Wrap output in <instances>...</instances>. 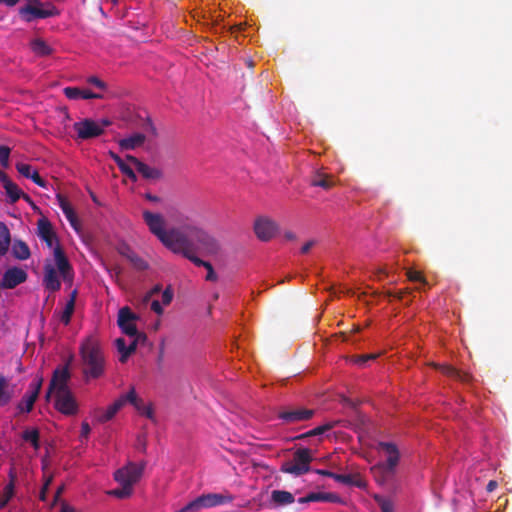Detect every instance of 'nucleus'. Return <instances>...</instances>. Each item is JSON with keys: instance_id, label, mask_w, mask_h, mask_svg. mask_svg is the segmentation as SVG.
<instances>
[{"instance_id": "nucleus-63", "label": "nucleus", "mask_w": 512, "mask_h": 512, "mask_svg": "<svg viewBox=\"0 0 512 512\" xmlns=\"http://www.w3.org/2000/svg\"><path fill=\"white\" fill-rule=\"evenodd\" d=\"M497 486H498L497 481H495V480H490V481L488 482L487 486H486V490H487V492H489V493H490V492H493V491L497 488Z\"/></svg>"}, {"instance_id": "nucleus-49", "label": "nucleus", "mask_w": 512, "mask_h": 512, "mask_svg": "<svg viewBox=\"0 0 512 512\" xmlns=\"http://www.w3.org/2000/svg\"><path fill=\"white\" fill-rule=\"evenodd\" d=\"M139 405H140V411H138V412L140 414L146 416L149 419H153L154 412H153L152 407L150 405H145L142 400L139 403Z\"/></svg>"}, {"instance_id": "nucleus-58", "label": "nucleus", "mask_w": 512, "mask_h": 512, "mask_svg": "<svg viewBox=\"0 0 512 512\" xmlns=\"http://www.w3.org/2000/svg\"><path fill=\"white\" fill-rule=\"evenodd\" d=\"M109 156L114 160V162L117 164L118 168L121 164H123L125 161L115 152L109 151Z\"/></svg>"}, {"instance_id": "nucleus-52", "label": "nucleus", "mask_w": 512, "mask_h": 512, "mask_svg": "<svg viewBox=\"0 0 512 512\" xmlns=\"http://www.w3.org/2000/svg\"><path fill=\"white\" fill-rule=\"evenodd\" d=\"M87 82L91 85H94L95 87L104 90L106 89V84L104 81H102L100 78L96 76H91L87 79Z\"/></svg>"}, {"instance_id": "nucleus-6", "label": "nucleus", "mask_w": 512, "mask_h": 512, "mask_svg": "<svg viewBox=\"0 0 512 512\" xmlns=\"http://www.w3.org/2000/svg\"><path fill=\"white\" fill-rule=\"evenodd\" d=\"M137 320L138 316L133 313L128 306L119 309L117 324L121 331L129 337L146 339V335L144 333H140L136 327L135 322Z\"/></svg>"}, {"instance_id": "nucleus-35", "label": "nucleus", "mask_w": 512, "mask_h": 512, "mask_svg": "<svg viewBox=\"0 0 512 512\" xmlns=\"http://www.w3.org/2000/svg\"><path fill=\"white\" fill-rule=\"evenodd\" d=\"M439 368L443 374H445L449 377H452V378L459 379L461 381H468L470 378L467 373H462V372L458 371L457 369H455L454 367L449 366V365H441V366H439Z\"/></svg>"}, {"instance_id": "nucleus-59", "label": "nucleus", "mask_w": 512, "mask_h": 512, "mask_svg": "<svg viewBox=\"0 0 512 512\" xmlns=\"http://www.w3.org/2000/svg\"><path fill=\"white\" fill-rule=\"evenodd\" d=\"M315 245V241L314 240H310L308 242H306L302 248H301V253L303 254H306L309 252V250Z\"/></svg>"}, {"instance_id": "nucleus-8", "label": "nucleus", "mask_w": 512, "mask_h": 512, "mask_svg": "<svg viewBox=\"0 0 512 512\" xmlns=\"http://www.w3.org/2000/svg\"><path fill=\"white\" fill-rule=\"evenodd\" d=\"M315 410L299 406L283 407L279 410L277 417L285 424H294L311 419Z\"/></svg>"}, {"instance_id": "nucleus-7", "label": "nucleus", "mask_w": 512, "mask_h": 512, "mask_svg": "<svg viewBox=\"0 0 512 512\" xmlns=\"http://www.w3.org/2000/svg\"><path fill=\"white\" fill-rule=\"evenodd\" d=\"M58 14L59 11L52 4H48L47 8H44V4L36 7L22 6L18 10V15L20 19L26 23L33 22L37 19H46L49 17L56 16Z\"/></svg>"}, {"instance_id": "nucleus-18", "label": "nucleus", "mask_w": 512, "mask_h": 512, "mask_svg": "<svg viewBox=\"0 0 512 512\" xmlns=\"http://www.w3.org/2000/svg\"><path fill=\"white\" fill-rule=\"evenodd\" d=\"M3 188L5 189L6 195L9 198V203H16L23 195L22 190L14 183L7 174L2 175L0 178Z\"/></svg>"}, {"instance_id": "nucleus-25", "label": "nucleus", "mask_w": 512, "mask_h": 512, "mask_svg": "<svg viewBox=\"0 0 512 512\" xmlns=\"http://www.w3.org/2000/svg\"><path fill=\"white\" fill-rule=\"evenodd\" d=\"M145 134L134 133L126 138L119 140V146L122 150H134L144 144Z\"/></svg>"}, {"instance_id": "nucleus-22", "label": "nucleus", "mask_w": 512, "mask_h": 512, "mask_svg": "<svg viewBox=\"0 0 512 512\" xmlns=\"http://www.w3.org/2000/svg\"><path fill=\"white\" fill-rule=\"evenodd\" d=\"M127 402L131 403L137 411H140L139 403L141 402V399L137 397L136 391L133 387L127 394L122 395L117 400H115L111 406L114 411L118 412Z\"/></svg>"}, {"instance_id": "nucleus-45", "label": "nucleus", "mask_w": 512, "mask_h": 512, "mask_svg": "<svg viewBox=\"0 0 512 512\" xmlns=\"http://www.w3.org/2000/svg\"><path fill=\"white\" fill-rule=\"evenodd\" d=\"M119 170L133 182L137 181V176H136L134 170L125 162L120 165Z\"/></svg>"}, {"instance_id": "nucleus-43", "label": "nucleus", "mask_w": 512, "mask_h": 512, "mask_svg": "<svg viewBox=\"0 0 512 512\" xmlns=\"http://www.w3.org/2000/svg\"><path fill=\"white\" fill-rule=\"evenodd\" d=\"M375 499L378 502L382 512H394V507L390 500L382 497H376Z\"/></svg>"}, {"instance_id": "nucleus-29", "label": "nucleus", "mask_w": 512, "mask_h": 512, "mask_svg": "<svg viewBox=\"0 0 512 512\" xmlns=\"http://www.w3.org/2000/svg\"><path fill=\"white\" fill-rule=\"evenodd\" d=\"M12 255L18 260H27L31 256V252L23 240L16 239L12 244Z\"/></svg>"}, {"instance_id": "nucleus-14", "label": "nucleus", "mask_w": 512, "mask_h": 512, "mask_svg": "<svg viewBox=\"0 0 512 512\" xmlns=\"http://www.w3.org/2000/svg\"><path fill=\"white\" fill-rule=\"evenodd\" d=\"M27 273L19 267L8 268L3 274L1 281L4 289H13L27 280Z\"/></svg>"}, {"instance_id": "nucleus-26", "label": "nucleus", "mask_w": 512, "mask_h": 512, "mask_svg": "<svg viewBox=\"0 0 512 512\" xmlns=\"http://www.w3.org/2000/svg\"><path fill=\"white\" fill-rule=\"evenodd\" d=\"M310 183L312 186L321 187L324 190H329L335 185L334 178L326 173L316 171L312 176Z\"/></svg>"}, {"instance_id": "nucleus-64", "label": "nucleus", "mask_w": 512, "mask_h": 512, "mask_svg": "<svg viewBox=\"0 0 512 512\" xmlns=\"http://www.w3.org/2000/svg\"><path fill=\"white\" fill-rule=\"evenodd\" d=\"M60 512H76L75 509L70 506L68 503L66 502H63L62 505H61V510Z\"/></svg>"}, {"instance_id": "nucleus-50", "label": "nucleus", "mask_w": 512, "mask_h": 512, "mask_svg": "<svg viewBox=\"0 0 512 512\" xmlns=\"http://www.w3.org/2000/svg\"><path fill=\"white\" fill-rule=\"evenodd\" d=\"M173 299V290L171 289V287H167L163 292H162V303L164 305H169L171 303Z\"/></svg>"}, {"instance_id": "nucleus-5", "label": "nucleus", "mask_w": 512, "mask_h": 512, "mask_svg": "<svg viewBox=\"0 0 512 512\" xmlns=\"http://www.w3.org/2000/svg\"><path fill=\"white\" fill-rule=\"evenodd\" d=\"M313 461L312 451L309 448H298L293 453L291 460L281 464L282 473L291 474L295 477L308 473L311 469L310 464Z\"/></svg>"}, {"instance_id": "nucleus-27", "label": "nucleus", "mask_w": 512, "mask_h": 512, "mask_svg": "<svg viewBox=\"0 0 512 512\" xmlns=\"http://www.w3.org/2000/svg\"><path fill=\"white\" fill-rule=\"evenodd\" d=\"M57 200H58L59 206H60L62 212L64 213V215L66 216L67 220L69 221L71 226L75 230H77L78 229L77 217H76V214H75L73 208L71 207L69 201L64 196H62L60 194L57 195Z\"/></svg>"}, {"instance_id": "nucleus-20", "label": "nucleus", "mask_w": 512, "mask_h": 512, "mask_svg": "<svg viewBox=\"0 0 512 512\" xmlns=\"http://www.w3.org/2000/svg\"><path fill=\"white\" fill-rule=\"evenodd\" d=\"M64 94L68 99H101V94L93 93L88 89H80L78 87H66L64 88Z\"/></svg>"}, {"instance_id": "nucleus-33", "label": "nucleus", "mask_w": 512, "mask_h": 512, "mask_svg": "<svg viewBox=\"0 0 512 512\" xmlns=\"http://www.w3.org/2000/svg\"><path fill=\"white\" fill-rule=\"evenodd\" d=\"M32 51L38 56H46L51 53L50 46L42 39H35L31 42Z\"/></svg>"}, {"instance_id": "nucleus-17", "label": "nucleus", "mask_w": 512, "mask_h": 512, "mask_svg": "<svg viewBox=\"0 0 512 512\" xmlns=\"http://www.w3.org/2000/svg\"><path fill=\"white\" fill-rule=\"evenodd\" d=\"M54 259L59 270V273L61 274L63 279L65 281L68 279L71 280L72 267L60 244H57L54 247Z\"/></svg>"}, {"instance_id": "nucleus-12", "label": "nucleus", "mask_w": 512, "mask_h": 512, "mask_svg": "<svg viewBox=\"0 0 512 512\" xmlns=\"http://www.w3.org/2000/svg\"><path fill=\"white\" fill-rule=\"evenodd\" d=\"M277 231V223L270 218L259 217L254 223V232L261 241H269Z\"/></svg>"}, {"instance_id": "nucleus-19", "label": "nucleus", "mask_w": 512, "mask_h": 512, "mask_svg": "<svg viewBox=\"0 0 512 512\" xmlns=\"http://www.w3.org/2000/svg\"><path fill=\"white\" fill-rule=\"evenodd\" d=\"M43 283L45 288L51 292H56L61 288V282L53 266L45 265Z\"/></svg>"}, {"instance_id": "nucleus-15", "label": "nucleus", "mask_w": 512, "mask_h": 512, "mask_svg": "<svg viewBox=\"0 0 512 512\" xmlns=\"http://www.w3.org/2000/svg\"><path fill=\"white\" fill-rule=\"evenodd\" d=\"M126 160L133 164L137 172L147 180H159L163 177V172L160 169L145 164L133 155H126Z\"/></svg>"}, {"instance_id": "nucleus-3", "label": "nucleus", "mask_w": 512, "mask_h": 512, "mask_svg": "<svg viewBox=\"0 0 512 512\" xmlns=\"http://www.w3.org/2000/svg\"><path fill=\"white\" fill-rule=\"evenodd\" d=\"M146 464L145 461L139 464L128 462L124 467L116 470L114 479L121 485V488L114 489L109 494L120 499L129 497L132 494L133 485L142 477Z\"/></svg>"}, {"instance_id": "nucleus-61", "label": "nucleus", "mask_w": 512, "mask_h": 512, "mask_svg": "<svg viewBox=\"0 0 512 512\" xmlns=\"http://www.w3.org/2000/svg\"><path fill=\"white\" fill-rule=\"evenodd\" d=\"M20 0H0V4H3L9 8L15 7Z\"/></svg>"}, {"instance_id": "nucleus-48", "label": "nucleus", "mask_w": 512, "mask_h": 512, "mask_svg": "<svg viewBox=\"0 0 512 512\" xmlns=\"http://www.w3.org/2000/svg\"><path fill=\"white\" fill-rule=\"evenodd\" d=\"M411 294V291L409 289H403L399 291H387L386 295L387 297H393L400 301L404 300L406 295Z\"/></svg>"}, {"instance_id": "nucleus-39", "label": "nucleus", "mask_w": 512, "mask_h": 512, "mask_svg": "<svg viewBox=\"0 0 512 512\" xmlns=\"http://www.w3.org/2000/svg\"><path fill=\"white\" fill-rule=\"evenodd\" d=\"M134 340L127 346V350H125V353H123V356H120L119 361L121 363H125L129 356L136 351L138 342L140 340L144 341L143 338L133 337Z\"/></svg>"}, {"instance_id": "nucleus-47", "label": "nucleus", "mask_w": 512, "mask_h": 512, "mask_svg": "<svg viewBox=\"0 0 512 512\" xmlns=\"http://www.w3.org/2000/svg\"><path fill=\"white\" fill-rule=\"evenodd\" d=\"M407 277L410 281H413V282H421L423 284H426V280L425 278L423 277V275L421 274V272L419 271H415V270H408L407 271Z\"/></svg>"}, {"instance_id": "nucleus-38", "label": "nucleus", "mask_w": 512, "mask_h": 512, "mask_svg": "<svg viewBox=\"0 0 512 512\" xmlns=\"http://www.w3.org/2000/svg\"><path fill=\"white\" fill-rule=\"evenodd\" d=\"M75 306H73L72 301H67L64 310L61 312L60 321L64 325H68L71 322L72 315L74 313Z\"/></svg>"}, {"instance_id": "nucleus-2", "label": "nucleus", "mask_w": 512, "mask_h": 512, "mask_svg": "<svg viewBox=\"0 0 512 512\" xmlns=\"http://www.w3.org/2000/svg\"><path fill=\"white\" fill-rule=\"evenodd\" d=\"M82 371L86 380L101 377L105 370L102 349L95 339L88 338L80 347Z\"/></svg>"}, {"instance_id": "nucleus-40", "label": "nucleus", "mask_w": 512, "mask_h": 512, "mask_svg": "<svg viewBox=\"0 0 512 512\" xmlns=\"http://www.w3.org/2000/svg\"><path fill=\"white\" fill-rule=\"evenodd\" d=\"M127 257L136 269L145 270L148 268V263L137 254L131 253Z\"/></svg>"}, {"instance_id": "nucleus-11", "label": "nucleus", "mask_w": 512, "mask_h": 512, "mask_svg": "<svg viewBox=\"0 0 512 512\" xmlns=\"http://www.w3.org/2000/svg\"><path fill=\"white\" fill-rule=\"evenodd\" d=\"M42 383V378L35 379L30 383L29 390L25 393V395L17 405L19 413H29L32 411L34 403L36 402L39 396Z\"/></svg>"}, {"instance_id": "nucleus-34", "label": "nucleus", "mask_w": 512, "mask_h": 512, "mask_svg": "<svg viewBox=\"0 0 512 512\" xmlns=\"http://www.w3.org/2000/svg\"><path fill=\"white\" fill-rule=\"evenodd\" d=\"M333 479L339 483L346 484V485H354L357 487L362 486V480L359 477H357L355 475H351V474H336L335 473Z\"/></svg>"}, {"instance_id": "nucleus-10", "label": "nucleus", "mask_w": 512, "mask_h": 512, "mask_svg": "<svg viewBox=\"0 0 512 512\" xmlns=\"http://www.w3.org/2000/svg\"><path fill=\"white\" fill-rule=\"evenodd\" d=\"M73 129L81 140L96 138L104 133L103 127L98 122L89 118L75 122Z\"/></svg>"}, {"instance_id": "nucleus-55", "label": "nucleus", "mask_w": 512, "mask_h": 512, "mask_svg": "<svg viewBox=\"0 0 512 512\" xmlns=\"http://www.w3.org/2000/svg\"><path fill=\"white\" fill-rule=\"evenodd\" d=\"M145 130L152 136H157V129L150 118H148L146 121Z\"/></svg>"}, {"instance_id": "nucleus-60", "label": "nucleus", "mask_w": 512, "mask_h": 512, "mask_svg": "<svg viewBox=\"0 0 512 512\" xmlns=\"http://www.w3.org/2000/svg\"><path fill=\"white\" fill-rule=\"evenodd\" d=\"M315 473L322 475V476L330 477V478H334V474H335L334 472H331V471L325 470V469H316Z\"/></svg>"}, {"instance_id": "nucleus-56", "label": "nucleus", "mask_w": 512, "mask_h": 512, "mask_svg": "<svg viewBox=\"0 0 512 512\" xmlns=\"http://www.w3.org/2000/svg\"><path fill=\"white\" fill-rule=\"evenodd\" d=\"M151 310L158 315L163 314V308L158 300H153L151 302Z\"/></svg>"}, {"instance_id": "nucleus-21", "label": "nucleus", "mask_w": 512, "mask_h": 512, "mask_svg": "<svg viewBox=\"0 0 512 512\" xmlns=\"http://www.w3.org/2000/svg\"><path fill=\"white\" fill-rule=\"evenodd\" d=\"M16 170L23 177L31 179L36 185L46 187V181L39 175L36 170H32V166L25 163H17Z\"/></svg>"}, {"instance_id": "nucleus-13", "label": "nucleus", "mask_w": 512, "mask_h": 512, "mask_svg": "<svg viewBox=\"0 0 512 512\" xmlns=\"http://www.w3.org/2000/svg\"><path fill=\"white\" fill-rule=\"evenodd\" d=\"M69 378L70 373L68 368L64 367L61 369H56L53 373L47 393L45 395L46 400L48 401L50 399L52 393L69 389V387L67 386V381L69 380Z\"/></svg>"}, {"instance_id": "nucleus-41", "label": "nucleus", "mask_w": 512, "mask_h": 512, "mask_svg": "<svg viewBox=\"0 0 512 512\" xmlns=\"http://www.w3.org/2000/svg\"><path fill=\"white\" fill-rule=\"evenodd\" d=\"M201 508H204L201 497H197L193 501L189 502L183 508H181L178 512H193L198 511Z\"/></svg>"}, {"instance_id": "nucleus-53", "label": "nucleus", "mask_w": 512, "mask_h": 512, "mask_svg": "<svg viewBox=\"0 0 512 512\" xmlns=\"http://www.w3.org/2000/svg\"><path fill=\"white\" fill-rule=\"evenodd\" d=\"M376 357L377 356L375 354H367V355L358 356L355 360V363H357L360 366H364L366 364V362H368L369 360H373Z\"/></svg>"}, {"instance_id": "nucleus-31", "label": "nucleus", "mask_w": 512, "mask_h": 512, "mask_svg": "<svg viewBox=\"0 0 512 512\" xmlns=\"http://www.w3.org/2000/svg\"><path fill=\"white\" fill-rule=\"evenodd\" d=\"M313 502H331V503H341V497L336 493L330 492H311Z\"/></svg>"}, {"instance_id": "nucleus-4", "label": "nucleus", "mask_w": 512, "mask_h": 512, "mask_svg": "<svg viewBox=\"0 0 512 512\" xmlns=\"http://www.w3.org/2000/svg\"><path fill=\"white\" fill-rule=\"evenodd\" d=\"M378 446L385 451L387 459L373 466L371 472L376 481L383 485L393 478L400 460V453L397 446L391 442H379Z\"/></svg>"}, {"instance_id": "nucleus-32", "label": "nucleus", "mask_w": 512, "mask_h": 512, "mask_svg": "<svg viewBox=\"0 0 512 512\" xmlns=\"http://www.w3.org/2000/svg\"><path fill=\"white\" fill-rule=\"evenodd\" d=\"M23 440L30 442L35 450H38L40 447V434L38 429H26L22 434Z\"/></svg>"}, {"instance_id": "nucleus-30", "label": "nucleus", "mask_w": 512, "mask_h": 512, "mask_svg": "<svg viewBox=\"0 0 512 512\" xmlns=\"http://www.w3.org/2000/svg\"><path fill=\"white\" fill-rule=\"evenodd\" d=\"M11 244V234L5 223L0 222V257L5 256Z\"/></svg>"}, {"instance_id": "nucleus-57", "label": "nucleus", "mask_w": 512, "mask_h": 512, "mask_svg": "<svg viewBox=\"0 0 512 512\" xmlns=\"http://www.w3.org/2000/svg\"><path fill=\"white\" fill-rule=\"evenodd\" d=\"M91 432L90 425L87 422L81 424V437L87 438Z\"/></svg>"}, {"instance_id": "nucleus-44", "label": "nucleus", "mask_w": 512, "mask_h": 512, "mask_svg": "<svg viewBox=\"0 0 512 512\" xmlns=\"http://www.w3.org/2000/svg\"><path fill=\"white\" fill-rule=\"evenodd\" d=\"M116 413L117 412L114 411V409L110 405L107 407V409L101 415L98 416V421L100 423L108 422L116 415Z\"/></svg>"}, {"instance_id": "nucleus-51", "label": "nucleus", "mask_w": 512, "mask_h": 512, "mask_svg": "<svg viewBox=\"0 0 512 512\" xmlns=\"http://www.w3.org/2000/svg\"><path fill=\"white\" fill-rule=\"evenodd\" d=\"M334 427V423H326L324 425L318 426L314 429H312V433H314V436L321 435L325 433L326 431L332 429Z\"/></svg>"}, {"instance_id": "nucleus-54", "label": "nucleus", "mask_w": 512, "mask_h": 512, "mask_svg": "<svg viewBox=\"0 0 512 512\" xmlns=\"http://www.w3.org/2000/svg\"><path fill=\"white\" fill-rule=\"evenodd\" d=\"M115 345H116L118 352L120 353V356H123V353H125V350H127V345H126L125 339L124 338L116 339Z\"/></svg>"}, {"instance_id": "nucleus-16", "label": "nucleus", "mask_w": 512, "mask_h": 512, "mask_svg": "<svg viewBox=\"0 0 512 512\" xmlns=\"http://www.w3.org/2000/svg\"><path fill=\"white\" fill-rule=\"evenodd\" d=\"M38 236L47 244L49 248H52L54 243L59 244L56 234L53 231L50 221L42 217L37 222Z\"/></svg>"}, {"instance_id": "nucleus-9", "label": "nucleus", "mask_w": 512, "mask_h": 512, "mask_svg": "<svg viewBox=\"0 0 512 512\" xmlns=\"http://www.w3.org/2000/svg\"><path fill=\"white\" fill-rule=\"evenodd\" d=\"M54 394V407L66 416H73L78 413V403L70 389L57 391Z\"/></svg>"}, {"instance_id": "nucleus-36", "label": "nucleus", "mask_w": 512, "mask_h": 512, "mask_svg": "<svg viewBox=\"0 0 512 512\" xmlns=\"http://www.w3.org/2000/svg\"><path fill=\"white\" fill-rule=\"evenodd\" d=\"M7 385V379L0 374V406L8 404L12 399L11 393L6 389Z\"/></svg>"}, {"instance_id": "nucleus-24", "label": "nucleus", "mask_w": 512, "mask_h": 512, "mask_svg": "<svg viewBox=\"0 0 512 512\" xmlns=\"http://www.w3.org/2000/svg\"><path fill=\"white\" fill-rule=\"evenodd\" d=\"M185 258L190 260L194 265L198 267H204L207 270L206 280L207 281H216L217 275L213 269V266L210 262L204 261L198 256H195L191 250H187L185 252Z\"/></svg>"}, {"instance_id": "nucleus-37", "label": "nucleus", "mask_w": 512, "mask_h": 512, "mask_svg": "<svg viewBox=\"0 0 512 512\" xmlns=\"http://www.w3.org/2000/svg\"><path fill=\"white\" fill-rule=\"evenodd\" d=\"M15 489L12 483H8L0 493V509H3L14 496Z\"/></svg>"}, {"instance_id": "nucleus-42", "label": "nucleus", "mask_w": 512, "mask_h": 512, "mask_svg": "<svg viewBox=\"0 0 512 512\" xmlns=\"http://www.w3.org/2000/svg\"><path fill=\"white\" fill-rule=\"evenodd\" d=\"M10 148L4 145L0 146V164L3 168L9 167Z\"/></svg>"}, {"instance_id": "nucleus-62", "label": "nucleus", "mask_w": 512, "mask_h": 512, "mask_svg": "<svg viewBox=\"0 0 512 512\" xmlns=\"http://www.w3.org/2000/svg\"><path fill=\"white\" fill-rule=\"evenodd\" d=\"M145 198L150 201V202H154V203H159L161 201V198L159 196H156L154 194H151V193H146L145 194Z\"/></svg>"}, {"instance_id": "nucleus-23", "label": "nucleus", "mask_w": 512, "mask_h": 512, "mask_svg": "<svg viewBox=\"0 0 512 512\" xmlns=\"http://www.w3.org/2000/svg\"><path fill=\"white\" fill-rule=\"evenodd\" d=\"M203 502L204 508L215 507L224 503H230L233 501V496L227 494L209 493L200 496Z\"/></svg>"}, {"instance_id": "nucleus-46", "label": "nucleus", "mask_w": 512, "mask_h": 512, "mask_svg": "<svg viewBox=\"0 0 512 512\" xmlns=\"http://www.w3.org/2000/svg\"><path fill=\"white\" fill-rule=\"evenodd\" d=\"M161 290H162L161 285H160V284H156L152 289H150V290H149V291L144 295V297H143V299H142V303H143L144 305H146V304L150 301V299H151L153 296H155V295L159 294V293L161 292Z\"/></svg>"}, {"instance_id": "nucleus-28", "label": "nucleus", "mask_w": 512, "mask_h": 512, "mask_svg": "<svg viewBox=\"0 0 512 512\" xmlns=\"http://www.w3.org/2000/svg\"><path fill=\"white\" fill-rule=\"evenodd\" d=\"M271 501L277 506L290 505L295 501L294 495L286 490H273L271 493Z\"/></svg>"}, {"instance_id": "nucleus-1", "label": "nucleus", "mask_w": 512, "mask_h": 512, "mask_svg": "<svg viewBox=\"0 0 512 512\" xmlns=\"http://www.w3.org/2000/svg\"><path fill=\"white\" fill-rule=\"evenodd\" d=\"M143 220L149 231L170 251L185 257V252L191 250L198 254L215 255L220 250L218 241L202 228L194 224L165 229V219L160 213L143 211Z\"/></svg>"}]
</instances>
